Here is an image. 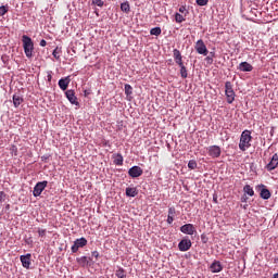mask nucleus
I'll return each mask as SVG.
<instances>
[{
    "label": "nucleus",
    "mask_w": 278,
    "mask_h": 278,
    "mask_svg": "<svg viewBox=\"0 0 278 278\" xmlns=\"http://www.w3.org/2000/svg\"><path fill=\"white\" fill-rule=\"evenodd\" d=\"M253 141V136H251V130H243L240 140H239V149L240 151H247L251 149V142Z\"/></svg>",
    "instance_id": "1"
},
{
    "label": "nucleus",
    "mask_w": 278,
    "mask_h": 278,
    "mask_svg": "<svg viewBox=\"0 0 278 278\" xmlns=\"http://www.w3.org/2000/svg\"><path fill=\"white\" fill-rule=\"evenodd\" d=\"M22 42H23V49L26 58L28 59L34 58V41L30 39V37L27 35H23Z\"/></svg>",
    "instance_id": "2"
},
{
    "label": "nucleus",
    "mask_w": 278,
    "mask_h": 278,
    "mask_svg": "<svg viewBox=\"0 0 278 278\" xmlns=\"http://www.w3.org/2000/svg\"><path fill=\"white\" fill-rule=\"evenodd\" d=\"M225 94L227 103L231 104L236 101V92L233 91V85H231V81L225 83Z\"/></svg>",
    "instance_id": "3"
},
{
    "label": "nucleus",
    "mask_w": 278,
    "mask_h": 278,
    "mask_svg": "<svg viewBox=\"0 0 278 278\" xmlns=\"http://www.w3.org/2000/svg\"><path fill=\"white\" fill-rule=\"evenodd\" d=\"M47 186H49V181L47 180L37 182L33 190V197H40V194L45 192V188H47Z\"/></svg>",
    "instance_id": "4"
},
{
    "label": "nucleus",
    "mask_w": 278,
    "mask_h": 278,
    "mask_svg": "<svg viewBox=\"0 0 278 278\" xmlns=\"http://www.w3.org/2000/svg\"><path fill=\"white\" fill-rule=\"evenodd\" d=\"M88 244V240L84 237L76 239L71 248L72 253H77L79 249H84Z\"/></svg>",
    "instance_id": "5"
},
{
    "label": "nucleus",
    "mask_w": 278,
    "mask_h": 278,
    "mask_svg": "<svg viewBox=\"0 0 278 278\" xmlns=\"http://www.w3.org/2000/svg\"><path fill=\"white\" fill-rule=\"evenodd\" d=\"M194 49L197 53H199V55H207V53H210V51H207V46H205L203 39H199L195 42Z\"/></svg>",
    "instance_id": "6"
},
{
    "label": "nucleus",
    "mask_w": 278,
    "mask_h": 278,
    "mask_svg": "<svg viewBox=\"0 0 278 278\" xmlns=\"http://www.w3.org/2000/svg\"><path fill=\"white\" fill-rule=\"evenodd\" d=\"M178 249L181 252L190 251V249H192V241L190 239H188V238L182 239L178 243Z\"/></svg>",
    "instance_id": "7"
},
{
    "label": "nucleus",
    "mask_w": 278,
    "mask_h": 278,
    "mask_svg": "<svg viewBox=\"0 0 278 278\" xmlns=\"http://www.w3.org/2000/svg\"><path fill=\"white\" fill-rule=\"evenodd\" d=\"M142 173H144V170H142L140 166H132V167L129 168V170H128V175H129V177H131L132 179H136V178H138V177H142Z\"/></svg>",
    "instance_id": "8"
},
{
    "label": "nucleus",
    "mask_w": 278,
    "mask_h": 278,
    "mask_svg": "<svg viewBox=\"0 0 278 278\" xmlns=\"http://www.w3.org/2000/svg\"><path fill=\"white\" fill-rule=\"evenodd\" d=\"M207 151H208L210 157H213V160H216V157H218L223 153V151L220 150V147L218 146H211L208 147Z\"/></svg>",
    "instance_id": "9"
},
{
    "label": "nucleus",
    "mask_w": 278,
    "mask_h": 278,
    "mask_svg": "<svg viewBox=\"0 0 278 278\" xmlns=\"http://www.w3.org/2000/svg\"><path fill=\"white\" fill-rule=\"evenodd\" d=\"M278 166V153H275L265 168L270 173Z\"/></svg>",
    "instance_id": "10"
},
{
    "label": "nucleus",
    "mask_w": 278,
    "mask_h": 278,
    "mask_svg": "<svg viewBox=\"0 0 278 278\" xmlns=\"http://www.w3.org/2000/svg\"><path fill=\"white\" fill-rule=\"evenodd\" d=\"M66 99L72 103V105H79L77 101V96H75V90L70 89L65 92Z\"/></svg>",
    "instance_id": "11"
},
{
    "label": "nucleus",
    "mask_w": 278,
    "mask_h": 278,
    "mask_svg": "<svg viewBox=\"0 0 278 278\" xmlns=\"http://www.w3.org/2000/svg\"><path fill=\"white\" fill-rule=\"evenodd\" d=\"M181 233H187V236H194V225L192 224H185L184 226L180 227Z\"/></svg>",
    "instance_id": "12"
},
{
    "label": "nucleus",
    "mask_w": 278,
    "mask_h": 278,
    "mask_svg": "<svg viewBox=\"0 0 278 278\" xmlns=\"http://www.w3.org/2000/svg\"><path fill=\"white\" fill-rule=\"evenodd\" d=\"M20 260L24 268H29V266H31V254L21 255Z\"/></svg>",
    "instance_id": "13"
},
{
    "label": "nucleus",
    "mask_w": 278,
    "mask_h": 278,
    "mask_svg": "<svg viewBox=\"0 0 278 278\" xmlns=\"http://www.w3.org/2000/svg\"><path fill=\"white\" fill-rule=\"evenodd\" d=\"M173 58L176 62V64H178V66H181V64H184V56H181V52L177 49L173 50Z\"/></svg>",
    "instance_id": "14"
},
{
    "label": "nucleus",
    "mask_w": 278,
    "mask_h": 278,
    "mask_svg": "<svg viewBox=\"0 0 278 278\" xmlns=\"http://www.w3.org/2000/svg\"><path fill=\"white\" fill-rule=\"evenodd\" d=\"M211 273H220L223 270V264L220 261H214L210 266Z\"/></svg>",
    "instance_id": "15"
},
{
    "label": "nucleus",
    "mask_w": 278,
    "mask_h": 278,
    "mask_svg": "<svg viewBox=\"0 0 278 278\" xmlns=\"http://www.w3.org/2000/svg\"><path fill=\"white\" fill-rule=\"evenodd\" d=\"M239 71H242V73H251V71H253V65L249 62H241L239 64Z\"/></svg>",
    "instance_id": "16"
},
{
    "label": "nucleus",
    "mask_w": 278,
    "mask_h": 278,
    "mask_svg": "<svg viewBox=\"0 0 278 278\" xmlns=\"http://www.w3.org/2000/svg\"><path fill=\"white\" fill-rule=\"evenodd\" d=\"M68 84H71V78L68 77L61 78L59 80V87L61 88V90H66L68 88Z\"/></svg>",
    "instance_id": "17"
},
{
    "label": "nucleus",
    "mask_w": 278,
    "mask_h": 278,
    "mask_svg": "<svg viewBox=\"0 0 278 278\" xmlns=\"http://www.w3.org/2000/svg\"><path fill=\"white\" fill-rule=\"evenodd\" d=\"M126 197H138V189L128 187L126 188Z\"/></svg>",
    "instance_id": "18"
},
{
    "label": "nucleus",
    "mask_w": 278,
    "mask_h": 278,
    "mask_svg": "<svg viewBox=\"0 0 278 278\" xmlns=\"http://www.w3.org/2000/svg\"><path fill=\"white\" fill-rule=\"evenodd\" d=\"M23 97L18 96V94H13V105L14 108H18L21 105V103H23Z\"/></svg>",
    "instance_id": "19"
},
{
    "label": "nucleus",
    "mask_w": 278,
    "mask_h": 278,
    "mask_svg": "<svg viewBox=\"0 0 278 278\" xmlns=\"http://www.w3.org/2000/svg\"><path fill=\"white\" fill-rule=\"evenodd\" d=\"M260 195H261V199H264L265 201L266 200H268V199H270V190H268V189H266V188H263L262 190H261V193H260Z\"/></svg>",
    "instance_id": "20"
},
{
    "label": "nucleus",
    "mask_w": 278,
    "mask_h": 278,
    "mask_svg": "<svg viewBox=\"0 0 278 278\" xmlns=\"http://www.w3.org/2000/svg\"><path fill=\"white\" fill-rule=\"evenodd\" d=\"M114 164L116 166H123V154L121 153L114 154Z\"/></svg>",
    "instance_id": "21"
},
{
    "label": "nucleus",
    "mask_w": 278,
    "mask_h": 278,
    "mask_svg": "<svg viewBox=\"0 0 278 278\" xmlns=\"http://www.w3.org/2000/svg\"><path fill=\"white\" fill-rule=\"evenodd\" d=\"M243 192L249 197H253L255 194V191L253 190V187H251V185H245L243 187Z\"/></svg>",
    "instance_id": "22"
},
{
    "label": "nucleus",
    "mask_w": 278,
    "mask_h": 278,
    "mask_svg": "<svg viewBox=\"0 0 278 278\" xmlns=\"http://www.w3.org/2000/svg\"><path fill=\"white\" fill-rule=\"evenodd\" d=\"M77 263L79 264V266H83V268H86V266H88L90 262L86 256H81L77 258Z\"/></svg>",
    "instance_id": "23"
},
{
    "label": "nucleus",
    "mask_w": 278,
    "mask_h": 278,
    "mask_svg": "<svg viewBox=\"0 0 278 278\" xmlns=\"http://www.w3.org/2000/svg\"><path fill=\"white\" fill-rule=\"evenodd\" d=\"M122 12H125V14H129L131 12V7L129 5V2H124L121 4Z\"/></svg>",
    "instance_id": "24"
},
{
    "label": "nucleus",
    "mask_w": 278,
    "mask_h": 278,
    "mask_svg": "<svg viewBox=\"0 0 278 278\" xmlns=\"http://www.w3.org/2000/svg\"><path fill=\"white\" fill-rule=\"evenodd\" d=\"M180 67V76L182 77V79H187L188 78V70L186 68V65H184V63L181 65H179Z\"/></svg>",
    "instance_id": "25"
},
{
    "label": "nucleus",
    "mask_w": 278,
    "mask_h": 278,
    "mask_svg": "<svg viewBox=\"0 0 278 278\" xmlns=\"http://www.w3.org/2000/svg\"><path fill=\"white\" fill-rule=\"evenodd\" d=\"M124 89H125V94H126L127 97H129V94H132V92H134V88H132L131 85H129V84H126L125 87H124Z\"/></svg>",
    "instance_id": "26"
},
{
    "label": "nucleus",
    "mask_w": 278,
    "mask_h": 278,
    "mask_svg": "<svg viewBox=\"0 0 278 278\" xmlns=\"http://www.w3.org/2000/svg\"><path fill=\"white\" fill-rule=\"evenodd\" d=\"M151 36H160L162 34V28L154 27L150 30Z\"/></svg>",
    "instance_id": "27"
},
{
    "label": "nucleus",
    "mask_w": 278,
    "mask_h": 278,
    "mask_svg": "<svg viewBox=\"0 0 278 278\" xmlns=\"http://www.w3.org/2000/svg\"><path fill=\"white\" fill-rule=\"evenodd\" d=\"M115 275H116L117 278H125V277H127V275H125V269H123V268L117 269Z\"/></svg>",
    "instance_id": "28"
},
{
    "label": "nucleus",
    "mask_w": 278,
    "mask_h": 278,
    "mask_svg": "<svg viewBox=\"0 0 278 278\" xmlns=\"http://www.w3.org/2000/svg\"><path fill=\"white\" fill-rule=\"evenodd\" d=\"M175 21L176 23H184V21H186V17H184V15H181L180 13H176Z\"/></svg>",
    "instance_id": "29"
},
{
    "label": "nucleus",
    "mask_w": 278,
    "mask_h": 278,
    "mask_svg": "<svg viewBox=\"0 0 278 278\" xmlns=\"http://www.w3.org/2000/svg\"><path fill=\"white\" fill-rule=\"evenodd\" d=\"M197 166H198L197 161L190 160L188 162V168H190V170H194L197 168Z\"/></svg>",
    "instance_id": "30"
},
{
    "label": "nucleus",
    "mask_w": 278,
    "mask_h": 278,
    "mask_svg": "<svg viewBox=\"0 0 278 278\" xmlns=\"http://www.w3.org/2000/svg\"><path fill=\"white\" fill-rule=\"evenodd\" d=\"M167 216H172L175 218V216H177V210L174 206H170L168 208V215Z\"/></svg>",
    "instance_id": "31"
},
{
    "label": "nucleus",
    "mask_w": 278,
    "mask_h": 278,
    "mask_svg": "<svg viewBox=\"0 0 278 278\" xmlns=\"http://www.w3.org/2000/svg\"><path fill=\"white\" fill-rule=\"evenodd\" d=\"M105 2L103 0H92V5H97L98 8H103Z\"/></svg>",
    "instance_id": "32"
},
{
    "label": "nucleus",
    "mask_w": 278,
    "mask_h": 278,
    "mask_svg": "<svg viewBox=\"0 0 278 278\" xmlns=\"http://www.w3.org/2000/svg\"><path fill=\"white\" fill-rule=\"evenodd\" d=\"M5 14H8V7H0V16H5Z\"/></svg>",
    "instance_id": "33"
},
{
    "label": "nucleus",
    "mask_w": 278,
    "mask_h": 278,
    "mask_svg": "<svg viewBox=\"0 0 278 278\" xmlns=\"http://www.w3.org/2000/svg\"><path fill=\"white\" fill-rule=\"evenodd\" d=\"M53 58H55V60H60V49L55 48L52 52Z\"/></svg>",
    "instance_id": "34"
},
{
    "label": "nucleus",
    "mask_w": 278,
    "mask_h": 278,
    "mask_svg": "<svg viewBox=\"0 0 278 278\" xmlns=\"http://www.w3.org/2000/svg\"><path fill=\"white\" fill-rule=\"evenodd\" d=\"M37 231L40 238H45V236H47V229L38 228Z\"/></svg>",
    "instance_id": "35"
},
{
    "label": "nucleus",
    "mask_w": 278,
    "mask_h": 278,
    "mask_svg": "<svg viewBox=\"0 0 278 278\" xmlns=\"http://www.w3.org/2000/svg\"><path fill=\"white\" fill-rule=\"evenodd\" d=\"M208 2V0H197L198 5H205Z\"/></svg>",
    "instance_id": "36"
},
{
    "label": "nucleus",
    "mask_w": 278,
    "mask_h": 278,
    "mask_svg": "<svg viewBox=\"0 0 278 278\" xmlns=\"http://www.w3.org/2000/svg\"><path fill=\"white\" fill-rule=\"evenodd\" d=\"M167 223L168 225H173V223H175V217L167 215Z\"/></svg>",
    "instance_id": "37"
},
{
    "label": "nucleus",
    "mask_w": 278,
    "mask_h": 278,
    "mask_svg": "<svg viewBox=\"0 0 278 278\" xmlns=\"http://www.w3.org/2000/svg\"><path fill=\"white\" fill-rule=\"evenodd\" d=\"M205 61L207 62V64H213L214 63V59H212V56H206Z\"/></svg>",
    "instance_id": "38"
},
{
    "label": "nucleus",
    "mask_w": 278,
    "mask_h": 278,
    "mask_svg": "<svg viewBox=\"0 0 278 278\" xmlns=\"http://www.w3.org/2000/svg\"><path fill=\"white\" fill-rule=\"evenodd\" d=\"M0 201L3 202L5 201V192L0 191Z\"/></svg>",
    "instance_id": "39"
},
{
    "label": "nucleus",
    "mask_w": 278,
    "mask_h": 278,
    "mask_svg": "<svg viewBox=\"0 0 278 278\" xmlns=\"http://www.w3.org/2000/svg\"><path fill=\"white\" fill-rule=\"evenodd\" d=\"M92 257H94L96 260H99V252L98 251H93L91 253Z\"/></svg>",
    "instance_id": "40"
},
{
    "label": "nucleus",
    "mask_w": 278,
    "mask_h": 278,
    "mask_svg": "<svg viewBox=\"0 0 278 278\" xmlns=\"http://www.w3.org/2000/svg\"><path fill=\"white\" fill-rule=\"evenodd\" d=\"M179 12H180V14H185V12H187L186 7H185V5H181V7L179 8Z\"/></svg>",
    "instance_id": "41"
},
{
    "label": "nucleus",
    "mask_w": 278,
    "mask_h": 278,
    "mask_svg": "<svg viewBox=\"0 0 278 278\" xmlns=\"http://www.w3.org/2000/svg\"><path fill=\"white\" fill-rule=\"evenodd\" d=\"M39 45L40 47H45L47 45V40L42 39Z\"/></svg>",
    "instance_id": "42"
},
{
    "label": "nucleus",
    "mask_w": 278,
    "mask_h": 278,
    "mask_svg": "<svg viewBox=\"0 0 278 278\" xmlns=\"http://www.w3.org/2000/svg\"><path fill=\"white\" fill-rule=\"evenodd\" d=\"M47 79L48 81H51V79H53V76L51 75V73L48 74Z\"/></svg>",
    "instance_id": "43"
},
{
    "label": "nucleus",
    "mask_w": 278,
    "mask_h": 278,
    "mask_svg": "<svg viewBox=\"0 0 278 278\" xmlns=\"http://www.w3.org/2000/svg\"><path fill=\"white\" fill-rule=\"evenodd\" d=\"M208 56H211L212 59H214V58H216V53L210 52V55H208Z\"/></svg>",
    "instance_id": "44"
},
{
    "label": "nucleus",
    "mask_w": 278,
    "mask_h": 278,
    "mask_svg": "<svg viewBox=\"0 0 278 278\" xmlns=\"http://www.w3.org/2000/svg\"><path fill=\"white\" fill-rule=\"evenodd\" d=\"M273 278H278V273L274 274Z\"/></svg>",
    "instance_id": "45"
},
{
    "label": "nucleus",
    "mask_w": 278,
    "mask_h": 278,
    "mask_svg": "<svg viewBox=\"0 0 278 278\" xmlns=\"http://www.w3.org/2000/svg\"><path fill=\"white\" fill-rule=\"evenodd\" d=\"M213 201L215 202V203H217V198L215 197V198H213Z\"/></svg>",
    "instance_id": "46"
}]
</instances>
